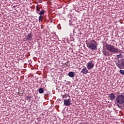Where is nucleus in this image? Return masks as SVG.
Returning <instances> with one entry per match:
<instances>
[{
    "instance_id": "nucleus-17",
    "label": "nucleus",
    "mask_w": 124,
    "mask_h": 124,
    "mask_svg": "<svg viewBox=\"0 0 124 124\" xmlns=\"http://www.w3.org/2000/svg\"><path fill=\"white\" fill-rule=\"evenodd\" d=\"M119 72L122 75H124V70H120Z\"/></svg>"
},
{
    "instance_id": "nucleus-19",
    "label": "nucleus",
    "mask_w": 124,
    "mask_h": 124,
    "mask_svg": "<svg viewBox=\"0 0 124 124\" xmlns=\"http://www.w3.org/2000/svg\"><path fill=\"white\" fill-rule=\"evenodd\" d=\"M121 55H117V58H121Z\"/></svg>"
},
{
    "instance_id": "nucleus-13",
    "label": "nucleus",
    "mask_w": 124,
    "mask_h": 124,
    "mask_svg": "<svg viewBox=\"0 0 124 124\" xmlns=\"http://www.w3.org/2000/svg\"><path fill=\"white\" fill-rule=\"evenodd\" d=\"M36 9L37 10V13H38V11H40V7H39V5H38V4L37 5Z\"/></svg>"
},
{
    "instance_id": "nucleus-4",
    "label": "nucleus",
    "mask_w": 124,
    "mask_h": 124,
    "mask_svg": "<svg viewBox=\"0 0 124 124\" xmlns=\"http://www.w3.org/2000/svg\"><path fill=\"white\" fill-rule=\"evenodd\" d=\"M86 66L89 70H91V69H93V68L94 64H93V63L92 61H90L87 63Z\"/></svg>"
},
{
    "instance_id": "nucleus-2",
    "label": "nucleus",
    "mask_w": 124,
    "mask_h": 124,
    "mask_svg": "<svg viewBox=\"0 0 124 124\" xmlns=\"http://www.w3.org/2000/svg\"><path fill=\"white\" fill-rule=\"evenodd\" d=\"M106 48L107 50L109 51V52H110V53H113L114 54L116 53V54H118L121 52L120 49L111 45H107L106 46Z\"/></svg>"
},
{
    "instance_id": "nucleus-16",
    "label": "nucleus",
    "mask_w": 124,
    "mask_h": 124,
    "mask_svg": "<svg viewBox=\"0 0 124 124\" xmlns=\"http://www.w3.org/2000/svg\"><path fill=\"white\" fill-rule=\"evenodd\" d=\"M44 12H45V11L44 10H42L39 13V15L40 16H42L43 15V14H44Z\"/></svg>"
},
{
    "instance_id": "nucleus-15",
    "label": "nucleus",
    "mask_w": 124,
    "mask_h": 124,
    "mask_svg": "<svg viewBox=\"0 0 124 124\" xmlns=\"http://www.w3.org/2000/svg\"><path fill=\"white\" fill-rule=\"evenodd\" d=\"M42 19H43V16H40L39 17V22H42Z\"/></svg>"
},
{
    "instance_id": "nucleus-9",
    "label": "nucleus",
    "mask_w": 124,
    "mask_h": 124,
    "mask_svg": "<svg viewBox=\"0 0 124 124\" xmlns=\"http://www.w3.org/2000/svg\"><path fill=\"white\" fill-rule=\"evenodd\" d=\"M81 73H82V74H87V73H89V70L87 69V68L86 67H84L81 70Z\"/></svg>"
},
{
    "instance_id": "nucleus-10",
    "label": "nucleus",
    "mask_w": 124,
    "mask_h": 124,
    "mask_svg": "<svg viewBox=\"0 0 124 124\" xmlns=\"http://www.w3.org/2000/svg\"><path fill=\"white\" fill-rule=\"evenodd\" d=\"M108 96L110 98V100H114V99H115V94H114V93H111L109 94Z\"/></svg>"
},
{
    "instance_id": "nucleus-11",
    "label": "nucleus",
    "mask_w": 124,
    "mask_h": 124,
    "mask_svg": "<svg viewBox=\"0 0 124 124\" xmlns=\"http://www.w3.org/2000/svg\"><path fill=\"white\" fill-rule=\"evenodd\" d=\"M68 76H69L71 78H73L75 77V75L74 74V72H70L68 74Z\"/></svg>"
},
{
    "instance_id": "nucleus-6",
    "label": "nucleus",
    "mask_w": 124,
    "mask_h": 124,
    "mask_svg": "<svg viewBox=\"0 0 124 124\" xmlns=\"http://www.w3.org/2000/svg\"><path fill=\"white\" fill-rule=\"evenodd\" d=\"M71 104V99L69 98L68 99L64 100V105L66 106H69Z\"/></svg>"
},
{
    "instance_id": "nucleus-8",
    "label": "nucleus",
    "mask_w": 124,
    "mask_h": 124,
    "mask_svg": "<svg viewBox=\"0 0 124 124\" xmlns=\"http://www.w3.org/2000/svg\"><path fill=\"white\" fill-rule=\"evenodd\" d=\"M102 52L103 55H105V56H111V55H112L111 52L107 51V50H106V49H105V48L103 49Z\"/></svg>"
},
{
    "instance_id": "nucleus-18",
    "label": "nucleus",
    "mask_w": 124,
    "mask_h": 124,
    "mask_svg": "<svg viewBox=\"0 0 124 124\" xmlns=\"http://www.w3.org/2000/svg\"><path fill=\"white\" fill-rule=\"evenodd\" d=\"M31 95H28L27 96V100H31Z\"/></svg>"
},
{
    "instance_id": "nucleus-5",
    "label": "nucleus",
    "mask_w": 124,
    "mask_h": 124,
    "mask_svg": "<svg viewBox=\"0 0 124 124\" xmlns=\"http://www.w3.org/2000/svg\"><path fill=\"white\" fill-rule=\"evenodd\" d=\"M31 39H32V34H31V33H29L24 38V40H25V41L30 42L31 41Z\"/></svg>"
},
{
    "instance_id": "nucleus-1",
    "label": "nucleus",
    "mask_w": 124,
    "mask_h": 124,
    "mask_svg": "<svg viewBox=\"0 0 124 124\" xmlns=\"http://www.w3.org/2000/svg\"><path fill=\"white\" fill-rule=\"evenodd\" d=\"M115 104L118 108H122V107H124V105L123 106H121L120 104H124V95L121 94L118 95L116 100H115Z\"/></svg>"
},
{
    "instance_id": "nucleus-12",
    "label": "nucleus",
    "mask_w": 124,
    "mask_h": 124,
    "mask_svg": "<svg viewBox=\"0 0 124 124\" xmlns=\"http://www.w3.org/2000/svg\"><path fill=\"white\" fill-rule=\"evenodd\" d=\"M62 98H67V96H68V95L66 93L64 94H61Z\"/></svg>"
},
{
    "instance_id": "nucleus-7",
    "label": "nucleus",
    "mask_w": 124,
    "mask_h": 124,
    "mask_svg": "<svg viewBox=\"0 0 124 124\" xmlns=\"http://www.w3.org/2000/svg\"><path fill=\"white\" fill-rule=\"evenodd\" d=\"M116 66H118L120 69H124V62H122L121 63L117 62L116 63Z\"/></svg>"
},
{
    "instance_id": "nucleus-3",
    "label": "nucleus",
    "mask_w": 124,
    "mask_h": 124,
    "mask_svg": "<svg viewBox=\"0 0 124 124\" xmlns=\"http://www.w3.org/2000/svg\"><path fill=\"white\" fill-rule=\"evenodd\" d=\"M87 45L88 48H89V49H91V50H93L97 49V42L94 40L88 42V43L87 44Z\"/></svg>"
},
{
    "instance_id": "nucleus-14",
    "label": "nucleus",
    "mask_w": 124,
    "mask_h": 124,
    "mask_svg": "<svg viewBox=\"0 0 124 124\" xmlns=\"http://www.w3.org/2000/svg\"><path fill=\"white\" fill-rule=\"evenodd\" d=\"M39 93H44V90L43 89V88L39 89Z\"/></svg>"
}]
</instances>
